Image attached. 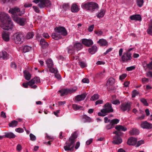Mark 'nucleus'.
<instances>
[{
	"instance_id": "25",
	"label": "nucleus",
	"mask_w": 152,
	"mask_h": 152,
	"mask_svg": "<svg viewBox=\"0 0 152 152\" xmlns=\"http://www.w3.org/2000/svg\"><path fill=\"white\" fill-rule=\"evenodd\" d=\"M74 49L77 51L80 50L83 47L82 45L80 43H75L73 45Z\"/></svg>"
},
{
	"instance_id": "21",
	"label": "nucleus",
	"mask_w": 152,
	"mask_h": 152,
	"mask_svg": "<svg viewBox=\"0 0 152 152\" xmlns=\"http://www.w3.org/2000/svg\"><path fill=\"white\" fill-rule=\"evenodd\" d=\"M97 43L100 46H105L107 45L108 42L107 41L104 39H99L97 42Z\"/></svg>"
},
{
	"instance_id": "57",
	"label": "nucleus",
	"mask_w": 152,
	"mask_h": 152,
	"mask_svg": "<svg viewBox=\"0 0 152 152\" xmlns=\"http://www.w3.org/2000/svg\"><path fill=\"white\" fill-rule=\"evenodd\" d=\"M127 75L126 74H124L120 75L119 77V79L120 80H122L124 79L126 77Z\"/></svg>"
},
{
	"instance_id": "12",
	"label": "nucleus",
	"mask_w": 152,
	"mask_h": 152,
	"mask_svg": "<svg viewBox=\"0 0 152 152\" xmlns=\"http://www.w3.org/2000/svg\"><path fill=\"white\" fill-rule=\"evenodd\" d=\"M131 54L129 52L124 53L122 56L121 59L123 62H126L132 59Z\"/></svg>"
},
{
	"instance_id": "40",
	"label": "nucleus",
	"mask_w": 152,
	"mask_h": 152,
	"mask_svg": "<svg viewBox=\"0 0 152 152\" xmlns=\"http://www.w3.org/2000/svg\"><path fill=\"white\" fill-rule=\"evenodd\" d=\"M53 67V66H52L48 68L49 69V71L51 73L56 74V73H57L58 71L56 68H54Z\"/></svg>"
},
{
	"instance_id": "4",
	"label": "nucleus",
	"mask_w": 152,
	"mask_h": 152,
	"mask_svg": "<svg viewBox=\"0 0 152 152\" xmlns=\"http://www.w3.org/2000/svg\"><path fill=\"white\" fill-rule=\"evenodd\" d=\"M40 82V80L39 78L36 77L31 79L27 83H23V86L25 88H27L29 85L31 86V88L35 89L37 87V86L34 84L39 83Z\"/></svg>"
},
{
	"instance_id": "63",
	"label": "nucleus",
	"mask_w": 152,
	"mask_h": 152,
	"mask_svg": "<svg viewBox=\"0 0 152 152\" xmlns=\"http://www.w3.org/2000/svg\"><path fill=\"white\" fill-rule=\"evenodd\" d=\"M112 103L114 104H119L120 103V102L117 99L113 101Z\"/></svg>"
},
{
	"instance_id": "34",
	"label": "nucleus",
	"mask_w": 152,
	"mask_h": 152,
	"mask_svg": "<svg viewBox=\"0 0 152 152\" xmlns=\"http://www.w3.org/2000/svg\"><path fill=\"white\" fill-rule=\"evenodd\" d=\"M139 130L135 128L133 129L129 132V133L131 135H137L139 134Z\"/></svg>"
},
{
	"instance_id": "54",
	"label": "nucleus",
	"mask_w": 152,
	"mask_h": 152,
	"mask_svg": "<svg viewBox=\"0 0 152 152\" xmlns=\"http://www.w3.org/2000/svg\"><path fill=\"white\" fill-rule=\"evenodd\" d=\"M144 143V141L142 140H141L139 141L136 144V146L137 147H138L141 144H143Z\"/></svg>"
},
{
	"instance_id": "32",
	"label": "nucleus",
	"mask_w": 152,
	"mask_h": 152,
	"mask_svg": "<svg viewBox=\"0 0 152 152\" xmlns=\"http://www.w3.org/2000/svg\"><path fill=\"white\" fill-rule=\"evenodd\" d=\"M97 49V48L96 46L94 45L88 49V51L90 53L93 54L96 52Z\"/></svg>"
},
{
	"instance_id": "46",
	"label": "nucleus",
	"mask_w": 152,
	"mask_h": 152,
	"mask_svg": "<svg viewBox=\"0 0 152 152\" xmlns=\"http://www.w3.org/2000/svg\"><path fill=\"white\" fill-rule=\"evenodd\" d=\"M83 118L86 120V121L89 122L91 121V119L90 117L86 115L83 116Z\"/></svg>"
},
{
	"instance_id": "29",
	"label": "nucleus",
	"mask_w": 152,
	"mask_h": 152,
	"mask_svg": "<svg viewBox=\"0 0 152 152\" xmlns=\"http://www.w3.org/2000/svg\"><path fill=\"white\" fill-rule=\"evenodd\" d=\"M105 13V10L104 9H101L99 12L97 13L96 16L98 18H100L103 17Z\"/></svg>"
},
{
	"instance_id": "43",
	"label": "nucleus",
	"mask_w": 152,
	"mask_h": 152,
	"mask_svg": "<svg viewBox=\"0 0 152 152\" xmlns=\"http://www.w3.org/2000/svg\"><path fill=\"white\" fill-rule=\"evenodd\" d=\"M70 7L69 4L68 3L64 4L62 5V8L65 10H67L69 9Z\"/></svg>"
},
{
	"instance_id": "47",
	"label": "nucleus",
	"mask_w": 152,
	"mask_h": 152,
	"mask_svg": "<svg viewBox=\"0 0 152 152\" xmlns=\"http://www.w3.org/2000/svg\"><path fill=\"white\" fill-rule=\"evenodd\" d=\"M141 102L145 106H148V104L147 102L146 99L144 98L141 99L140 100Z\"/></svg>"
},
{
	"instance_id": "55",
	"label": "nucleus",
	"mask_w": 152,
	"mask_h": 152,
	"mask_svg": "<svg viewBox=\"0 0 152 152\" xmlns=\"http://www.w3.org/2000/svg\"><path fill=\"white\" fill-rule=\"evenodd\" d=\"M137 5L140 7H141L143 3V1H137Z\"/></svg>"
},
{
	"instance_id": "56",
	"label": "nucleus",
	"mask_w": 152,
	"mask_h": 152,
	"mask_svg": "<svg viewBox=\"0 0 152 152\" xmlns=\"http://www.w3.org/2000/svg\"><path fill=\"white\" fill-rule=\"evenodd\" d=\"M29 136L31 140L32 141H34L36 140V137L34 134H30Z\"/></svg>"
},
{
	"instance_id": "33",
	"label": "nucleus",
	"mask_w": 152,
	"mask_h": 152,
	"mask_svg": "<svg viewBox=\"0 0 152 152\" xmlns=\"http://www.w3.org/2000/svg\"><path fill=\"white\" fill-rule=\"evenodd\" d=\"M115 129L118 131H123L125 132L127 130V128L124 126L121 125L116 126Z\"/></svg>"
},
{
	"instance_id": "28",
	"label": "nucleus",
	"mask_w": 152,
	"mask_h": 152,
	"mask_svg": "<svg viewBox=\"0 0 152 152\" xmlns=\"http://www.w3.org/2000/svg\"><path fill=\"white\" fill-rule=\"evenodd\" d=\"M86 97V95L85 94H82L80 95L77 96L75 97V99L77 101H80L83 100Z\"/></svg>"
},
{
	"instance_id": "45",
	"label": "nucleus",
	"mask_w": 152,
	"mask_h": 152,
	"mask_svg": "<svg viewBox=\"0 0 152 152\" xmlns=\"http://www.w3.org/2000/svg\"><path fill=\"white\" fill-rule=\"evenodd\" d=\"M114 127V126L110 122L109 124L105 126V128L107 130H109Z\"/></svg>"
},
{
	"instance_id": "5",
	"label": "nucleus",
	"mask_w": 152,
	"mask_h": 152,
	"mask_svg": "<svg viewBox=\"0 0 152 152\" xmlns=\"http://www.w3.org/2000/svg\"><path fill=\"white\" fill-rule=\"evenodd\" d=\"M77 87L74 86L69 88H63L59 90L58 92L60 94L61 96L75 93L77 90Z\"/></svg>"
},
{
	"instance_id": "48",
	"label": "nucleus",
	"mask_w": 152,
	"mask_h": 152,
	"mask_svg": "<svg viewBox=\"0 0 152 152\" xmlns=\"http://www.w3.org/2000/svg\"><path fill=\"white\" fill-rule=\"evenodd\" d=\"M75 50L74 47L73 48L72 47H69L68 50V53L72 54L74 53Z\"/></svg>"
},
{
	"instance_id": "61",
	"label": "nucleus",
	"mask_w": 152,
	"mask_h": 152,
	"mask_svg": "<svg viewBox=\"0 0 152 152\" xmlns=\"http://www.w3.org/2000/svg\"><path fill=\"white\" fill-rule=\"evenodd\" d=\"M82 82L84 83H88L89 82V80L87 78H85L82 80Z\"/></svg>"
},
{
	"instance_id": "22",
	"label": "nucleus",
	"mask_w": 152,
	"mask_h": 152,
	"mask_svg": "<svg viewBox=\"0 0 152 152\" xmlns=\"http://www.w3.org/2000/svg\"><path fill=\"white\" fill-rule=\"evenodd\" d=\"M3 39L5 41L8 42L10 40V35L8 33L3 32L2 34Z\"/></svg>"
},
{
	"instance_id": "16",
	"label": "nucleus",
	"mask_w": 152,
	"mask_h": 152,
	"mask_svg": "<svg viewBox=\"0 0 152 152\" xmlns=\"http://www.w3.org/2000/svg\"><path fill=\"white\" fill-rule=\"evenodd\" d=\"M122 141L121 138L118 135H117L114 137L112 142L114 144L118 145L121 144Z\"/></svg>"
},
{
	"instance_id": "1",
	"label": "nucleus",
	"mask_w": 152,
	"mask_h": 152,
	"mask_svg": "<svg viewBox=\"0 0 152 152\" xmlns=\"http://www.w3.org/2000/svg\"><path fill=\"white\" fill-rule=\"evenodd\" d=\"M0 26L3 29L8 30L13 28V25L8 14L4 12L0 13Z\"/></svg>"
},
{
	"instance_id": "18",
	"label": "nucleus",
	"mask_w": 152,
	"mask_h": 152,
	"mask_svg": "<svg viewBox=\"0 0 152 152\" xmlns=\"http://www.w3.org/2000/svg\"><path fill=\"white\" fill-rule=\"evenodd\" d=\"M90 4L91 2L83 3L81 5V7L83 9L89 12Z\"/></svg>"
},
{
	"instance_id": "2",
	"label": "nucleus",
	"mask_w": 152,
	"mask_h": 152,
	"mask_svg": "<svg viewBox=\"0 0 152 152\" xmlns=\"http://www.w3.org/2000/svg\"><path fill=\"white\" fill-rule=\"evenodd\" d=\"M77 133L75 132L72 134L69 140L65 143L64 148L66 151H73L74 148V143L75 141V139L77 138Z\"/></svg>"
},
{
	"instance_id": "59",
	"label": "nucleus",
	"mask_w": 152,
	"mask_h": 152,
	"mask_svg": "<svg viewBox=\"0 0 152 152\" xmlns=\"http://www.w3.org/2000/svg\"><path fill=\"white\" fill-rule=\"evenodd\" d=\"M105 72V70H103L102 72H99L97 74V76L99 75L101 78L103 77V76H104V73Z\"/></svg>"
},
{
	"instance_id": "15",
	"label": "nucleus",
	"mask_w": 152,
	"mask_h": 152,
	"mask_svg": "<svg viewBox=\"0 0 152 152\" xmlns=\"http://www.w3.org/2000/svg\"><path fill=\"white\" fill-rule=\"evenodd\" d=\"M151 61L149 64H148L147 61H144L142 62V65L145 69H152V58L151 59Z\"/></svg>"
},
{
	"instance_id": "62",
	"label": "nucleus",
	"mask_w": 152,
	"mask_h": 152,
	"mask_svg": "<svg viewBox=\"0 0 152 152\" xmlns=\"http://www.w3.org/2000/svg\"><path fill=\"white\" fill-rule=\"evenodd\" d=\"M94 27V25H93L88 27V30L89 32H91L93 31V29Z\"/></svg>"
},
{
	"instance_id": "58",
	"label": "nucleus",
	"mask_w": 152,
	"mask_h": 152,
	"mask_svg": "<svg viewBox=\"0 0 152 152\" xmlns=\"http://www.w3.org/2000/svg\"><path fill=\"white\" fill-rule=\"evenodd\" d=\"M135 69L134 66H132L129 67H127L126 68V70L127 71H130L134 69Z\"/></svg>"
},
{
	"instance_id": "39",
	"label": "nucleus",
	"mask_w": 152,
	"mask_h": 152,
	"mask_svg": "<svg viewBox=\"0 0 152 152\" xmlns=\"http://www.w3.org/2000/svg\"><path fill=\"white\" fill-rule=\"evenodd\" d=\"M31 49V47L29 46H25L23 48V51L26 53L30 51Z\"/></svg>"
},
{
	"instance_id": "64",
	"label": "nucleus",
	"mask_w": 152,
	"mask_h": 152,
	"mask_svg": "<svg viewBox=\"0 0 152 152\" xmlns=\"http://www.w3.org/2000/svg\"><path fill=\"white\" fill-rule=\"evenodd\" d=\"M17 150L18 151H20L22 149V146L20 144H18L16 147Z\"/></svg>"
},
{
	"instance_id": "9",
	"label": "nucleus",
	"mask_w": 152,
	"mask_h": 152,
	"mask_svg": "<svg viewBox=\"0 0 152 152\" xmlns=\"http://www.w3.org/2000/svg\"><path fill=\"white\" fill-rule=\"evenodd\" d=\"M131 103L127 102L123 103L121 104L119 106V109L121 111L124 112L127 111H129L131 109Z\"/></svg>"
},
{
	"instance_id": "10",
	"label": "nucleus",
	"mask_w": 152,
	"mask_h": 152,
	"mask_svg": "<svg viewBox=\"0 0 152 152\" xmlns=\"http://www.w3.org/2000/svg\"><path fill=\"white\" fill-rule=\"evenodd\" d=\"M55 30L56 32L58 33L61 36H66L67 34V32L64 27L59 26L56 28Z\"/></svg>"
},
{
	"instance_id": "26",
	"label": "nucleus",
	"mask_w": 152,
	"mask_h": 152,
	"mask_svg": "<svg viewBox=\"0 0 152 152\" xmlns=\"http://www.w3.org/2000/svg\"><path fill=\"white\" fill-rule=\"evenodd\" d=\"M72 107L73 109L75 111L78 110H83L84 109V108L83 106L78 105L76 104H73Z\"/></svg>"
},
{
	"instance_id": "41",
	"label": "nucleus",
	"mask_w": 152,
	"mask_h": 152,
	"mask_svg": "<svg viewBox=\"0 0 152 152\" xmlns=\"http://www.w3.org/2000/svg\"><path fill=\"white\" fill-rule=\"evenodd\" d=\"M99 98V94H95L91 97L90 100L91 101H94L97 99Z\"/></svg>"
},
{
	"instance_id": "11",
	"label": "nucleus",
	"mask_w": 152,
	"mask_h": 152,
	"mask_svg": "<svg viewBox=\"0 0 152 152\" xmlns=\"http://www.w3.org/2000/svg\"><path fill=\"white\" fill-rule=\"evenodd\" d=\"M15 22L20 26H24L26 21V18L17 17H14L13 20Z\"/></svg>"
},
{
	"instance_id": "6",
	"label": "nucleus",
	"mask_w": 152,
	"mask_h": 152,
	"mask_svg": "<svg viewBox=\"0 0 152 152\" xmlns=\"http://www.w3.org/2000/svg\"><path fill=\"white\" fill-rule=\"evenodd\" d=\"M24 35L21 32H19L14 34L12 36V39L15 43L18 44L21 43L24 40Z\"/></svg>"
},
{
	"instance_id": "51",
	"label": "nucleus",
	"mask_w": 152,
	"mask_h": 152,
	"mask_svg": "<svg viewBox=\"0 0 152 152\" xmlns=\"http://www.w3.org/2000/svg\"><path fill=\"white\" fill-rule=\"evenodd\" d=\"M138 92L136 90H134L132 92V98H134L138 94Z\"/></svg>"
},
{
	"instance_id": "52",
	"label": "nucleus",
	"mask_w": 152,
	"mask_h": 152,
	"mask_svg": "<svg viewBox=\"0 0 152 152\" xmlns=\"http://www.w3.org/2000/svg\"><path fill=\"white\" fill-rule=\"evenodd\" d=\"M95 33L98 36H101L102 35L103 32L100 30H98L95 31Z\"/></svg>"
},
{
	"instance_id": "27",
	"label": "nucleus",
	"mask_w": 152,
	"mask_h": 152,
	"mask_svg": "<svg viewBox=\"0 0 152 152\" xmlns=\"http://www.w3.org/2000/svg\"><path fill=\"white\" fill-rule=\"evenodd\" d=\"M115 83V80L113 77H110L107 80L106 86L109 87L113 85Z\"/></svg>"
},
{
	"instance_id": "37",
	"label": "nucleus",
	"mask_w": 152,
	"mask_h": 152,
	"mask_svg": "<svg viewBox=\"0 0 152 152\" xmlns=\"http://www.w3.org/2000/svg\"><path fill=\"white\" fill-rule=\"evenodd\" d=\"M6 137L9 138H13L15 137L16 136L12 132L6 133L5 134Z\"/></svg>"
},
{
	"instance_id": "24",
	"label": "nucleus",
	"mask_w": 152,
	"mask_h": 152,
	"mask_svg": "<svg viewBox=\"0 0 152 152\" xmlns=\"http://www.w3.org/2000/svg\"><path fill=\"white\" fill-rule=\"evenodd\" d=\"M40 44L43 49H45L47 48L48 45V43L43 39H41L40 41Z\"/></svg>"
},
{
	"instance_id": "36",
	"label": "nucleus",
	"mask_w": 152,
	"mask_h": 152,
	"mask_svg": "<svg viewBox=\"0 0 152 152\" xmlns=\"http://www.w3.org/2000/svg\"><path fill=\"white\" fill-rule=\"evenodd\" d=\"M46 62L48 68L51 67L53 66L54 64L51 59H48L46 61Z\"/></svg>"
},
{
	"instance_id": "17",
	"label": "nucleus",
	"mask_w": 152,
	"mask_h": 152,
	"mask_svg": "<svg viewBox=\"0 0 152 152\" xmlns=\"http://www.w3.org/2000/svg\"><path fill=\"white\" fill-rule=\"evenodd\" d=\"M82 42L83 44L87 47H89L93 44V42L91 39H83L82 40Z\"/></svg>"
},
{
	"instance_id": "42",
	"label": "nucleus",
	"mask_w": 152,
	"mask_h": 152,
	"mask_svg": "<svg viewBox=\"0 0 152 152\" xmlns=\"http://www.w3.org/2000/svg\"><path fill=\"white\" fill-rule=\"evenodd\" d=\"M119 120L117 119H115L111 120L110 122L114 126V125L117 124L119 123Z\"/></svg>"
},
{
	"instance_id": "23",
	"label": "nucleus",
	"mask_w": 152,
	"mask_h": 152,
	"mask_svg": "<svg viewBox=\"0 0 152 152\" xmlns=\"http://www.w3.org/2000/svg\"><path fill=\"white\" fill-rule=\"evenodd\" d=\"M71 10L73 12H77L80 9L77 4H73L71 6Z\"/></svg>"
},
{
	"instance_id": "8",
	"label": "nucleus",
	"mask_w": 152,
	"mask_h": 152,
	"mask_svg": "<svg viewBox=\"0 0 152 152\" xmlns=\"http://www.w3.org/2000/svg\"><path fill=\"white\" fill-rule=\"evenodd\" d=\"M33 2L37 4L40 8L49 6L51 5L50 1H33Z\"/></svg>"
},
{
	"instance_id": "20",
	"label": "nucleus",
	"mask_w": 152,
	"mask_h": 152,
	"mask_svg": "<svg viewBox=\"0 0 152 152\" xmlns=\"http://www.w3.org/2000/svg\"><path fill=\"white\" fill-rule=\"evenodd\" d=\"M130 18L132 20L141 21L142 18L141 15L139 14L133 15L130 16Z\"/></svg>"
},
{
	"instance_id": "53",
	"label": "nucleus",
	"mask_w": 152,
	"mask_h": 152,
	"mask_svg": "<svg viewBox=\"0 0 152 152\" xmlns=\"http://www.w3.org/2000/svg\"><path fill=\"white\" fill-rule=\"evenodd\" d=\"M15 131L16 132L19 133H23L24 132L23 129L22 128H16L15 129Z\"/></svg>"
},
{
	"instance_id": "35",
	"label": "nucleus",
	"mask_w": 152,
	"mask_h": 152,
	"mask_svg": "<svg viewBox=\"0 0 152 152\" xmlns=\"http://www.w3.org/2000/svg\"><path fill=\"white\" fill-rule=\"evenodd\" d=\"M24 76L25 79L27 80H29L31 78V75L29 72L27 70H25L23 72Z\"/></svg>"
},
{
	"instance_id": "3",
	"label": "nucleus",
	"mask_w": 152,
	"mask_h": 152,
	"mask_svg": "<svg viewBox=\"0 0 152 152\" xmlns=\"http://www.w3.org/2000/svg\"><path fill=\"white\" fill-rule=\"evenodd\" d=\"M113 109L112 107L111 104L109 102L106 103L103 106V108L101 110V112H99L98 115L101 116H104L107 113L112 112Z\"/></svg>"
},
{
	"instance_id": "38",
	"label": "nucleus",
	"mask_w": 152,
	"mask_h": 152,
	"mask_svg": "<svg viewBox=\"0 0 152 152\" xmlns=\"http://www.w3.org/2000/svg\"><path fill=\"white\" fill-rule=\"evenodd\" d=\"M18 124V122L15 120H13L11 121L9 124V126L10 127H15L17 126Z\"/></svg>"
},
{
	"instance_id": "44",
	"label": "nucleus",
	"mask_w": 152,
	"mask_h": 152,
	"mask_svg": "<svg viewBox=\"0 0 152 152\" xmlns=\"http://www.w3.org/2000/svg\"><path fill=\"white\" fill-rule=\"evenodd\" d=\"M34 36V34L33 32H29L28 33L26 36V38L28 39H29L33 37Z\"/></svg>"
},
{
	"instance_id": "13",
	"label": "nucleus",
	"mask_w": 152,
	"mask_h": 152,
	"mask_svg": "<svg viewBox=\"0 0 152 152\" xmlns=\"http://www.w3.org/2000/svg\"><path fill=\"white\" fill-rule=\"evenodd\" d=\"M99 7V5L94 2H91V4L89 12H93L96 10H98Z\"/></svg>"
},
{
	"instance_id": "19",
	"label": "nucleus",
	"mask_w": 152,
	"mask_h": 152,
	"mask_svg": "<svg viewBox=\"0 0 152 152\" xmlns=\"http://www.w3.org/2000/svg\"><path fill=\"white\" fill-rule=\"evenodd\" d=\"M137 140L136 138L131 137L128 139L127 143L129 145H136Z\"/></svg>"
},
{
	"instance_id": "31",
	"label": "nucleus",
	"mask_w": 152,
	"mask_h": 152,
	"mask_svg": "<svg viewBox=\"0 0 152 152\" xmlns=\"http://www.w3.org/2000/svg\"><path fill=\"white\" fill-rule=\"evenodd\" d=\"M51 37L52 38L56 40H58L62 38V36L61 34H59L58 33H53L51 35Z\"/></svg>"
},
{
	"instance_id": "60",
	"label": "nucleus",
	"mask_w": 152,
	"mask_h": 152,
	"mask_svg": "<svg viewBox=\"0 0 152 152\" xmlns=\"http://www.w3.org/2000/svg\"><path fill=\"white\" fill-rule=\"evenodd\" d=\"M148 81L149 79L145 77L143 78L142 79V82L143 83H148Z\"/></svg>"
},
{
	"instance_id": "7",
	"label": "nucleus",
	"mask_w": 152,
	"mask_h": 152,
	"mask_svg": "<svg viewBox=\"0 0 152 152\" xmlns=\"http://www.w3.org/2000/svg\"><path fill=\"white\" fill-rule=\"evenodd\" d=\"M9 12L12 14V16L13 20L14 17H17L18 15L21 16L24 12V11H23L22 13V12L20 11V9L17 7L10 8L9 11Z\"/></svg>"
},
{
	"instance_id": "50",
	"label": "nucleus",
	"mask_w": 152,
	"mask_h": 152,
	"mask_svg": "<svg viewBox=\"0 0 152 152\" xmlns=\"http://www.w3.org/2000/svg\"><path fill=\"white\" fill-rule=\"evenodd\" d=\"M147 32L148 34L152 36V27L148 26Z\"/></svg>"
},
{
	"instance_id": "30",
	"label": "nucleus",
	"mask_w": 152,
	"mask_h": 152,
	"mask_svg": "<svg viewBox=\"0 0 152 152\" xmlns=\"http://www.w3.org/2000/svg\"><path fill=\"white\" fill-rule=\"evenodd\" d=\"M9 54L6 52L3 51L1 52V54L0 55V58H2L3 60H7L8 58Z\"/></svg>"
},
{
	"instance_id": "49",
	"label": "nucleus",
	"mask_w": 152,
	"mask_h": 152,
	"mask_svg": "<svg viewBox=\"0 0 152 152\" xmlns=\"http://www.w3.org/2000/svg\"><path fill=\"white\" fill-rule=\"evenodd\" d=\"M79 64L82 68H84L87 66L86 64L84 62L80 61L79 62Z\"/></svg>"
},
{
	"instance_id": "14",
	"label": "nucleus",
	"mask_w": 152,
	"mask_h": 152,
	"mask_svg": "<svg viewBox=\"0 0 152 152\" xmlns=\"http://www.w3.org/2000/svg\"><path fill=\"white\" fill-rule=\"evenodd\" d=\"M140 126L143 129H150L152 128V124L147 121H143L141 122Z\"/></svg>"
}]
</instances>
